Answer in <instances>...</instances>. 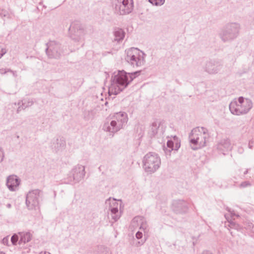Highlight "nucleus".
I'll return each mask as SVG.
<instances>
[{"label": "nucleus", "mask_w": 254, "mask_h": 254, "mask_svg": "<svg viewBox=\"0 0 254 254\" xmlns=\"http://www.w3.org/2000/svg\"><path fill=\"white\" fill-rule=\"evenodd\" d=\"M12 73L13 76H14L15 77H17V75L16 74V71H12Z\"/></svg>", "instance_id": "nucleus-45"}, {"label": "nucleus", "mask_w": 254, "mask_h": 254, "mask_svg": "<svg viewBox=\"0 0 254 254\" xmlns=\"http://www.w3.org/2000/svg\"><path fill=\"white\" fill-rule=\"evenodd\" d=\"M248 173V169H247L244 173V175L247 174Z\"/></svg>", "instance_id": "nucleus-49"}, {"label": "nucleus", "mask_w": 254, "mask_h": 254, "mask_svg": "<svg viewBox=\"0 0 254 254\" xmlns=\"http://www.w3.org/2000/svg\"><path fill=\"white\" fill-rule=\"evenodd\" d=\"M6 207L8 208H10L11 207V205L10 203H8L6 204Z\"/></svg>", "instance_id": "nucleus-46"}, {"label": "nucleus", "mask_w": 254, "mask_h": 254, "mask_svg": "<svg viewBox=\"0 0 254 254\" xmlns=\"http://www.w3.org/2000/svg\"><path fill=\"white\" fill-rule=\"evenodd\" d=\"M19 235L20 236V239L18 244L19 245L30 242L32 238V234L30 232H19Z\"/></svg>", "instance_id": "nucleus-21"}, {"label": "nucleus", "mask_w": 254, "mask_h": 254, "mask_svg": "<svg viewBox=\"0 0 254 254\" xmlns=\"http://www.w3.org/2000/svg\"><path fill=\"white\" fill-rule=\"evenodd\" d=\"M141 71L127 73L124 70H119L117 74L112 77L111 84L109 88L108 93L110 96L117 95L125 88L140 73Z\"/></svg>", "instance_id": "nucleus-1"}, {"label": "nucleus", "mask_w": 254, "mask_h": 254, "mask_svg": "<svg viewBox=\"0 0 254 254\" xmlns=\"http://www.w3.org/2000/svg\"><path fill=\"white\" fill-rule=\"evenodd\" d=\"M114 8L115 12L119 15H126L130 13L133 10L132 0L129 2L128 0H115Z\"/></svg>", "instance_id": "nucleus-10"}, {"label": "nucleus", "mask_w": 254, "mask_h": 254, "mask_svg": "<svg viewBox=\"0 0 254 254\" xmlns=\"http://www.w3.org/2000/svg\"><path fill=\"white\" fill-rule=\"evenodd\" d=\"M174 142L172 140H168L167 142L166 147L174 149Z\"/></svg>", "instance_id": "nucleus-31"}, {"label": "nucleus", "mask_w": 254, "mask_h": 254, "mask_svg": "<svg viewBox=\"0 0 254 254\" xmlns=\"http://www.w3.org/2000/svg\"><path fill=\"white\" fill-rule=\"evenodd\" d=\"M108 104V102H107V101H106V102L105 103V105L107 106Z\"/></svg>", "instance_id": "nucleus-50"}, {"label": "nucleus", "mask_w": 254, "mask_h": 254, "mask_svg": "<svg viewBox=\"0 0 254 254\" xmlns=\"http://www.w3.org/2000/svg\"><path fill=\"white\" fill-rule=\"evenodd\" d=\"M251 186V184L249 181H244L240 185V188H246Z\"/></svg>", "instance_id": "nucleus-32"}, {"label": "nucleus", "mask_w": 254, "mask_h": 254, "mask_svg": "<svg viewBox=\"0 0 254 254\" xmlns=\"http://www.w3.org/2000/svg\"><path fill=\"white\" fill-rule=\"evenodd\" d=\"M126 61L132 67L142 66L145 63V54L137 48H131L126 51Z\"/></svg>", "instance_id": "nucleus-4"}, {"label": "nucleus", "mask_w": 254, "mask_h": 254, "mask_svg": "<svg viewBox=\"0 0 254 254\" xmlns=\"http://www.w3.org/2000/svg\"><path fill=\"white\" fill-rule=\"evenodd\" d=\"M114 41L120 42L125 38L126 33L125 31L120 28H115L114 30Z\"/></svg>", "instance_id": "nucleus-20"}, {"label": "nucleus", "mask_w": 254, "mask_h": 254, "mask_svg": "<svg viewBox=\"0 0 254 254\" xmlns=\"http://www.w3.org/2000/svg\"><path fill=\"white\" fill-rule=\"evenodd\" d=\"M6 53V50H5V49L2 48L1 49V52H0V59H1Z\"/></svg>", "instance_id": "nucleus-38"}, {"label": "nucleus", "mask_w": 254, "mask_h": 254, "mask_svg": "<svg viewBox=\"0 0 254 254\" xmlns=\"http://www.w3.org/2000/svg\"><path fill=\"white\" fill-rule=\"evenodd\" d=\"M6 71H7V72H10L11 73H12V71H13V70H12L11 69H10L9 68H6Z\"/></svg>", "instance_id": "nucleus-47"}, {"label": "nucleus", "mask_w": 254, "mask_h": 254, "mask_svg": "<svg viewBox=\"0 0 254 254\" xmlns=\"http://www.w3.org/2000/svg\"><path fill=\"white\" fill-rule=\"evenodd\" d=\"M7 72L6 71V68H1L0 69V73L1 74H5Z\"/></svg>", "instance_id": "nucleus-41"}, {"label": "nucleus", "mask_w": 254, "mask_h": 254, "mask_svg": "<svg viewBox=\"0 0 254 254\" xmlns=\"http://www.w3.org/2000/svg\"><path fill=\"white\" fill-rule=\"evenodd\" d=\"M228 211L230 212L231 215L229 216V215L225 214V217L227 220L228 221L229 224L228 225V226L230 227L231 228L235 229H239L240 227L239 224L236 223L233 220H232L231 218L233 217L234 216H236L237 217H239V215H236L233 211L231 212L230 209H228Z\"/></svg>", "instance_id": "nucleus-19"}, {"label": "nucleus", "mask_w": 254, "mask_h": 254, "mask_svg": "<svg viewBox=\"0 0 254 254\" xmlns=\"http://www.w3.org/2000/svg\"><path fill=\"white\" fill-rule=\"evenodd\" d=\"M4 156L3 150L1 148H0V162L2 161Z\"/></svg>", "instance_id": "nucleus-36"}, {"label": "nucleus", "mask_w": 254, "mask_h": 254, "mask_svg": "<svg viewBox=\"0 0 254 254\" xmlns=\"http://www.w3.org/2000/svg\"><path fill=\"white\" fill-rule=\"evenodd\" d=\"M241 55V52L239 50V48L235 47L232 53H229L226 57L227 60L233 63L236 62L237 58Z\"/></svg>", "instance_id": "nucleus-22"}, {"label": "nucleus", "mask_w": 254, "mask_h": 254, "mask_svg": "<svg viewBox=\"0 0 254 254\" xmlns=\"http://www.w3.org/2000/svg\"><path fill=\"white\" fill-rule=\"evenodd\" d=\"M174 139L176 141L175 145L174 146V150L177 151L180 147V142L178 141V137L176 136L174 137Z\"/></svg>", "instance_id": "nucleus-28"}, {"label": "nucleus", "mask_w": 254, "mask_h": 254, "mask_svg": "<svg viewBox=\"0 0 254 254\" xmlns=\"http://www.w3.org/2000/svg\"><path fill=\"white\" fill-rule=\"evenodd\" d=\"M7 12L5 10H0V15L3 16H6Z\"/></svg>", "instance_id": "nucleus-39"}, {"label": "nucleus", "mask_w": 254, "mask_h": 254, "mask_svg": "<svg viewBox=\"0 0 254 254\" xmlns=\"http://www.w3.org/2000/svg\"><path fill=\"white\" fill-rule=\"evenodd\" d=\"M160 125V122L157 121L153 122L150 126V129L148 131V134L150 137H154L158 133Z\"/></svg>", "instance_id": "nucleus-23"}, {"label": "nucleus", "mask_w": 254, "mask_h": 254, "mask_svg": "<svg viewBox=\"0 0 254 254\" xmlns=\"http://www.w3.org/2000/svg\"><path fill=\"white\" fill-rule=\"evenodd\" d=\"M119 203L118 202L113 200L112 203H110L109 206V210L111 211V216L112 219L114 222L117 221L121 216V211H119L118 209Z\"/></svg>", "instance_id": "nucleus-18"}, {"label": "nucleus", "mask_w": 254, "mask_h": 254, "mask_svg": "<svg viewBox=\"0 0 254 254\" xmlns=\"http://www.w3.org/2000/svg\"><path fill=\"white\" fill-rule=\"evenodd\" d=\"M142 163L145 172L152 174L160 168L161 162L157 153L149 152L143 157Z\"/></svg>", "instance_id": "nucleus-3"}, {"label": "nucleus", "mask_w": 254, "mask_h": 254, "mask_svg": "<svg viewBox=\"0 0 254 254\" xmlns=\"http://www.w3.org/2000/svg\"><path fill=\"white\" fill-rule=\"evenodd\" d=\"M146 239H145L144 240H141L140 241H138V243H137V246L138 245H142L146 241Z\"/></svg>", "instance_id": "nucleus-42"}, {"label": "nucleus", "mask_w": 254, "mask_h": 254, "mask_svg": "<svg viewBox=\"0 0 254 254\" xmlns=\"http://www.w3.org/2000/svg\"><path fill=\"white\" fill-rule=\"evenodd\" d=\"M85 175V168L81 165L74 167L68 175L69 181L78 183L82 180Z\"/></svg>", "instance_id": "nucleus-12"}, {"label": "nucleus", "mask_w": 254, "mask_h": 254, "mask_svg": "<svg viewBox=\"0 0 254 254\" xmlns=\"http://www.w3.org/2000/svg\"><path fill=\"white\" fill-rule=\"evenodd\" d=\"M46 54L49 59H59L64 55L62 45L55 41L46 43Z\"/></svg>", "instance_id": "nucleus-7"}, {"label": "nucleus", "mask_w": 254, "mask_h": 254, "mask_svg": "<svg viewBox=\"0 0 254 254\" xmlns=\"http://www.w3.org/2000/svg\"><path fill=\"white\" fill-rule=\"evenodd\" d=\"M43 192L39 189H35L29 191L26 197V205L29 210L35 209L38 207L40 201L42 200Z\"/></svg>", "instance_id": "nucleus-6"}, {"label": "nucleus", "mask_w": 254, "mask_h": 254, "mask_svg": "<svg viewBox=\"0 0 254 254\" xmlns=\"http://www.w3.org/2000/svg\"><path fill=\"white\" fill-rule=\"evenodd\" d=\"M249 147L250 148H253V146L251 145V143L250 142H249Z\"/></svg>", "instance_id": "nucleus-48"}, {"label": "nucleus", "mask_w": 254, "mask_h": 254, "mask_svg": "<svg viewBox=\"0 0 254 254\" xmlns=\"http://www.w3.org/2000/svg\"><path fill=\"white\" fill-rule=\"evenodd\" d=\"M17 104H18V105H21L22 109H25L26 108H28V107L27 106V105H26V100H24V101H19V102H18Z\"/></svg>", "instance_id": "nucleus-34"}, {"label": "nucleus", "mask_w": 254, "mask_h": 254, "mask_svg": "<svg viewBox=\"0 0 254 254\" xmlns=\"http://www.w3.org/2000/svg\"><path fill=\"white\" fill-rule=\"evenodd\" d=\"M163 150L166 156H170L171 152L174 150L173 149H170L169 148H167L166 146L163 145Z\"/></svg>", "instance_id": "nucleus-30"}, {"label": "nucleus", "mask_w": 254, "mask_h": 254, "mask_svg": "<svg viewBox=\"0 0 254 254\" xmlns=\"http://www.w3.org/2000/svg\"><path fill=\"white\" fill-rule=\"evenodd\" d=\"M20 183V180L17 176L11 175L7 178L6 185L9 190L15 191Z\"/></svg>", "instance_id": "nucleus-17"}, {"label": "nucleus", "mask_w": 254, "mask_h": 254, "mask_svg": "<svg viewBox=\"0 0 254 254\" xmlns=\"http://www.w3.org/2000/svg\"><path fill=\"white\" fill-rule=\"evenodd\" d=\"M26 105L28 107L31 106L33 105L34 101L33 99H29L28 100H26Z\"/></svg>", "instance_id": "nucleus-35"}, {"label": "nucleus", "mask_w": 254, "mask_h": 254, "mask_svg": "<svg viewBox=\"0 0 254 254\" xmlns=\"http://www.w3.org/2000/svg\"><path fill=\"white\" fill-rule=\"evenodd\" d=\"M0 254H5L2 252H0Z\"/></svg>", "instance_id": "nucleus-51"}, {"label": "nucleus", "mask_w": 254, "mask_h": 254, "mask_svg": "<svg viewBox=\"0 0 254 254\" xmlns=\"http://www.w3.org/2000/svg\"><path fill=\"white\" fill-rule=\"evenodd\" d=\"M248 227V229H251V231L254 233V225L253 224H251Z\"/></svg>", "instance_id": "nucleus-40"}, {"label": "nucleus", "mask_w": 254, "mask_h": 254, "mask_svg": "<svg viewBox=\"0 0 254 254\" xmlns=\"http://www.w3.org/2000/svg\"><path fill=\"white\" fill-rule=\"evenodd\" d=\"M172 208L176 214H184L188 210V203L184 200H175L173 201Z\"/></svg>", "instance_id": "nucleus-14"}, {"label": "nucleus", "mask_w": 254, "mask_h": 254, "mask_svg": "<svg viewBox=\"0 0 254 254\" xmlns=\"http://www.w3.org/2000/svg\"><path fill=\"white\" fill-rule=\"evenodd\" d=\"M202 254H212L211 252L208 251H204Z\"/></svg>", "instance_id": "nucleus-44"}, {"label": "nucleus", "mask_w": 254, "mask_h": 254, "mask_svg": "<svg viewBox=\"0 0 254 254\" xmlns=\"http://www.w3.org/2000/svg\"><path fill=\"white\" fill-rule=\"evenodd\" d=\"M148 1L152 4L156 5H161L165 2V0H148Z\"/></svg>", "instance_id": "nucleus-26"}, {"label": "nucleus", "mask_w": 254, "mask_h": 254, "mask_svg": "<svg viewBox=\"0 0 254 254\" xmlns=\"http://www.w3.org/2000/svg\"><path fill=\"white\" fill-rule=\"evenodd\" d=\"M190 142L191 147H198L197 140L195 135H191V132L189 134Z\"/></svg>", "instance_id": "nucleus-25"}, {"label": "nucleus", "mask_w": 254, "mask_h": 254, "mask_svg": "<svg viewBox=\"0 0 254 254\" xmlns=\"http://www.w3.org/2000/svg\"><path fill=\"white\" fill-rule=\"evenodd\" d=\"M144 217L141 216H137L133 218L131 224L133 226H140V224L143 222Z\"/></svg>", "instance_id": "nucleus-24"}, {"label": "nucleus", "mask_w": 254, "mask_h": 254, "mask_svg": "<svg viewBox=\"0 0 254 254\" xmlns=\"http://www.w3.org/2000/svg\"><path fill=\"white\" fill-rule=\"evenodd\" d=\"M223 67V63L219 60H210L207 61L204 67L205 72L210 74H215L218 73Z\"/></svg>", "instance_id": "nucleus-13"}, {"label": "nucleus", "mask_w": 254, "mask_h": 254, "mask_svg": "<svg viewBox=\"0 0 254 254\" xmlns=\"http://www.w3.org/2000/svg\"><path fill=\"white\" fill-rule=\"evenodd\" d=\"M147 222L144 218L143 222H142V223L140 224V226H139V229H142L144 231V233H145V230L147 229Z\"/></svg>", "instance_id": "nucleus-29"}, {"label": "nucleus", "mask_w": 254, "mask_h": 254, "mask_svg": "<svg viewBox=\"0 0 254 254\" xmlns=\"http://www.w3.org/2000/svg\"><path fill=\"white\" fill-rule=\"evenodd\" d=\"M70 37L72 40L78 42L83 39L85 35L84 29L78 21H74L71 23L69 28Z\"/></svg>", "instance_id": "nucleus-11"}, {"label": "nucleus", "mask_w": 254, "mask_h": 254, "mask_svg": "<svg viewBox=\"0 0 254 254\" xmlns=\"http://www.w3.org/2000/svg\"><path fill=\"white\" fill-rule=\"evenodd\" d=\"M127 121V115L126 112L116 113L113 116L110 123L107 122L104 124L103 129L113 133L117 132L126 126Z\"/></svg>", "instance_id": "nucleus-2"}, {"label": "nucleus", "mask_w": 254, "mask_h": 254, "mask_svg": "<svg viewBox=\"0 0 254 254\" xmlns=\"http://www.w3.org/2000/svg\"><path fill=\"white\" fill-rule=\"evenodd\" d=\"M52 148L56 153L62 152L66 146V142L63 137H59L54 139L52 144Z\"/></svg>", "instance_id": "nucleus-16"}, {"label": "nucleus", "mask_w": 254, "mask_h": 254, "mask_svg": "<svg viewBox=\"0 0 254 254\" xmlns=\"http://www.w3.org/2000/svg\"><path fill=\"white\" fill-rule=\"evenodd\" d=\"M19 106L17 109L16 112L17 113H19L21 111L23 110L24 109H22V106L21 105H19Z\"/></svg>", "instance_id": "nucleus-43"}, {"label": "nucleus", "mask_w": 254, "mask_h": 254, "mask_svg": "<svg viewBox=\"0 0 254 254\" xmlns=\"http://www.w3.org/2000/svg\"><path fill=\"white\" fill-rule=\"evenodd\" d=\"M216 148L219 153L226 154V152L231 150L232 146L230 140L227 138H222L216 144Z\"/></svg>", "instance_id": "nucleus-15"}, {"label": "nucleus", "mask_w": 254, "mask_h": 254, "mask_svg": "<svg viewBox=\"0 0 254 254\" xmlns=\"http://www.w3.org/2000/svg\"><path fill=\"white\" fill-rule=\"evenodd\" d=\"M240 25L236 23L227 24L219 33V36L223 42L231 41L239 35Z\"/></svg>", "instance_id": "nucleus-5"}, {"label": "nucleus", "mask_w": 254, "mask_h": 254, "mask_svg": "<svg viewBox=\"0 0 254 254\" xmlns=\"http://www.w3.org/2000/svg\"><path fill=\"white\" fill-rule=\"evenodd\" d=\"M253 103L251 100L246 99L245 104H237L236 101H232L229 105L230 112L233 115H240L247 114L252 108Z\"/></svg>", "instance_id": "nucleus-8"}, {"label": "nucleus", "mask_w": 254, "mask_h": 254, "mask_svg": "<svg viewBox=\"0 0 254 254\" xmlns=\"http://www.w3.org/2000/svg\"><path fill=\"white\" fill-rule=\"evenodd\" d=\"M191 135H195L197 138L198 147H191L193 150H196L205 145L206 140L208 137V130L203 127H196L192 129Z\"/></svg>", "instance_id": "nucleus-9"}, {"label": "nucleus", "mask_w": 254, "mask_h": 254, "mask_svg": "<svg viewBox=\"0 0 254 254\" xmlns=\"http://www.w3.org/2000/svg\"><path fill=\"white\" fill-rule=\"evenodd\" d=\"M142 235H143L142 233L140 231L137 232L135 234L136 238L137 239H140L142 238Z\"/></svg>", "instance_id": "nucleus-37"}, {"label": "nucleus", "mask_w": 254, "mask_h": 254, "mask_svg": "<svg viewBox=\"0 0 254 254\" xmlns=\"http://www.w3.org/2000/svg\"><path fill=\"white\" fill-rule=\"evenodd\" d=\"M19 240V237L16 234L13 235L11 238V242L13 245H16Z\"/></svg>", "instance_id": "nucleus-27"}, {"label": "nucleus", "mask_w": 254, "mask_h": 254, "mask_svg": "<svg viewBox=\"0 0 254 254\" xmlns=\"http://www.w3.org/2000/svg\"><path fill=\"white\" fill-rule=\"evenodd\" d=\"M237 104H245L246 102V99H245L243 97H240L238 98V101H236Z\"/></svg>", "instance_id": "nucleus-33"}]
</instances>
